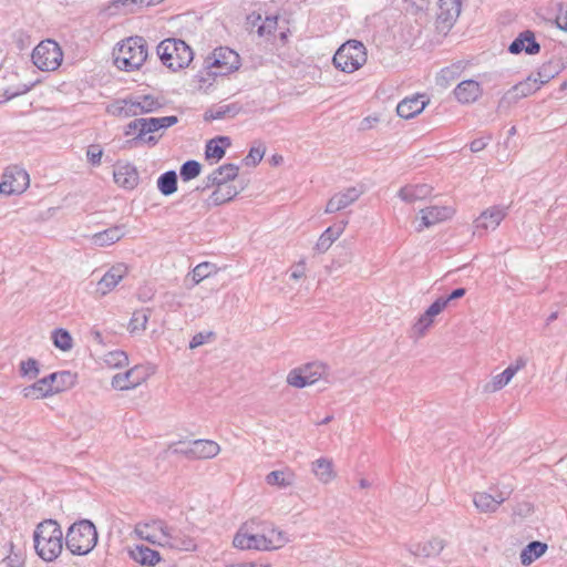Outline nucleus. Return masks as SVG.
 I'll return each instance as SVG.
<instances>
[{"instance_id": "35", "label": "nucleus", "mask_w": 567, "mask_h": 567, "mask_svg": "<svg viewBox=\"0 0 567 567\" xmlns=\"http://www.w3.org/2000/svg\"><path fill=\"white\" fill-rule=\"evenodd\" d=\"M260 533L262 536H265L266 540H271V543L277 542L276 544H269L270 546L268 550L279 549L289 542L287 534L284 530L276 528L271 524L266 525Z\"/></svg>"}, {"instance_id": "5", "label": "nucleus", "mask_w": 567, "mask_h": 567, "mask_svg": "<svg viewBox=\"0 0 567 567\" xmlns=\"http://www.w3.org/2000/svg\"><path fill=\"white\" fill-rule=\"evenodd\" d=\"M157 54L168 69L177 71L188 66L193 60V50L181 39H165L157 45Z\"/></svg>"}, {"instance_id": "53", "label": "nucleus", "mask_w": 567, "mask_h": 567, "mask_svg": "<svg viewBox=\"0 0 567 567\" xmlns=\"http://www.w3.org/2000/svg\"><path fill=\"white\" fill-rule=\"evenodd\" d=\"M509 383V380L504 377V373H498L492 378L489 382L484 385V392L494 393Z\"/></svg>"}, {"instance_id": "61", "label": "nucleus", "mask_w": 567, "mask_h": 567, "mask_svg": "<svg viewBox=\"0 0 567 567\" xmlns=\"http://www.w3.org/2000/svg\"><path fill=\"white\" fill-rule=\"evenodd\" d=\"M556 24L563 30L567 31V4H559L556 16Z\"/></svg>"}, {"instance_id": "42", "label": "nucleus", "mask_w": 567, "mask_h": 567, "mask_svg": "<svg viewBox=\"0 0 567 567\" xmlns=\"http://www.w3.org/2000/svg\"><path fill=\"white\" fill-rule=\"evenodd\" d=\"M300 368L306 374V379L309 380L311 384L316 383L327 374V365L322 362H310L301 365Z\"/></svg>"}, {"instance_id": "57", "label": "nucleus", "mask_w": 567, "mask_h": 567, "mask_svg": "<svg viewBox=\"0 0 567 567\" xmlns=\"http://www.w3.org/2000/svg\"><path fill=\"white\" fill-rule=\"evenodd\" d=\"M278 21L277 17H267L261 25L258 27V34L259 35H267L271 34L276 28H277Z\"/></svg>"}, {"instance_id": "50", "label": "nucleus", "mask_w": 567, "mask_h": 567, "mask_svg": "<svg viewBox=\"0 0 567 567\" xmlns=\"http://www.w3.org/2000/svg\"><path fill=\"white\" fill-rule=\"evenodd\" d=\"M141 114L152 113L162 107V103L152 95L137 97Z\"/></svg>"}, {"instance_id": "3", "label": "nucleus", "mask_w": 567, "mask_h": 567, "mask_svg": "<svg viewBox=\"0 0 567 567\" xmlns=\"http://www.w3.org/2000/svg\"><path fill=\"white\" fill-rule=\"evenodd\" d=\"M75 383V374L70 371L51 373L22 390L27 399L39 400L62 392Z\"/></svg>"}, {"instance_id": "31", "label": "nucleus", "mask_w": 567, "mask_h": 567, "mask_svg": "<svg viewBox=\"0 0 567 567\" xmlns=\"http://www.w3.org/2000/svg\"><path fill=\"white\" fill-rule=\"evenodd\" d=\"M230 138L228 136H217L207 142L205 148V156L207 159H221L226 151L225 148L230 146Z\"/></svg>"}, {"instance_id": "33", "label": "nucleus", "mask_w": 567, "mask_h": 567, "mask_svg": "<svg viewBox=\"0 0 567 567\" xmlns=\"http://www.w3.org/2000/svg\"><path fill=\"white\" fill-rule=\"evenodd\" d=\"M167 538L168 542L165 543V546H168L171 548L185 551H193L197 547V544L194 538L182 533H173L171 528L168 529Z\"/></svg>"}, {"instance_id": "63", "label": "nucleus", "mask_w": 567, "mask_h": 567, "mask_svg": "<svg viewBox=\"0 0 567 567\" xmlns=\"http://www.w3.org/2000/svg\"><path fill=\"white\" fill-rule=\"evenodd\" d=\"M32 86H33V84H21L16 90L7 89L4 94H6L7 99L10 100V99H13L16 96H19L21 94L29 92Z\"/></svg>"}, {"instance_id": "28", "label": "nucleus", "mask_w": 567, "mask_h": 567, "mask_svg": "<svg viewBox=\"0 0 567 567\" xmlns=\"http://www.w3.org/2000/svg\"><path fill=\"white\" fill-rule=\"evenodd\" d=\"M422 227H431L440 221L446 220L452 216L453 210L445 206H431L421 209Z\"/></svg>"}, {"instance_id": "52", "label": "nucleus", "mask_w": 567, "mask_h": 567, "mask_svg": "<svg viewBox=\"0 0 567 567\" xmlns=\"http://www.w3.org/2000/svg\"><path fill=\"white\" fill-rule=\"evenodd\" d=\"M434 318L431 316H427V312L424 311L423 315L420 316L417 321L413 324V333L417 338H422L426 331L430 329V327L433 324Z\"/></svg>"}, {"instance_id": "46", "label": "nucleus", "mask_w": 567, "mask_h": 567, "mask_svg": "<svg viewBox=\"0 0 567 567\" xmlns=\"http://www.w3.org/2000/svg\"><path fill=\"white\" fill-rule=\"evenodd\" d=\"M202 165L199 162L189 159L186 161L179 169V175L183 181L187 182L194 179L200 174Z\"/></svg>"}, {"instance_id": "39", "label": "nucleus", "mask_w": 567, "mask_h": 567, "mask_svg": "<svg viewBox=\"0 0 567 567\" xmlns=\"http://www.w3.org/2000/svg\"><path fill=\"white\" fill-rule=\"evenodd\" d=\"M560 72V65L558 62L548 61L544 63L537 71V74L534 75V79L538 83L539 86L548 83L551 79H554Z\"/></svg>"}, {"instance_id": "26", "label": "nucleus", "mask_w": 567, "mask_h": 567, "mask_svg": "<svg viewBox=\"0 0 567 567\" xmlns=\"http://www.w3.org/2000/svg\"><path fill=\"white\" fill-rule=\"evenodd\" d=\"M140 368L134 367L125 373H117L112 378V386L116 390H130L140 385L144 380V375H137Z\"/></svg>"}, {"instance_id": "25", "label": "nucleus", "mask_w": 567, "mask_h": 567, "mask_svg": "<svg viewBox=\"0 0 567 567\" xmlns=\"http://www.w3.org/2000/svg\"><path fill=\"white\" fill-rule=\"evenodd\" d=\"M220 452V446L213 440H194L192 441V450L188 452L193 458L205 460L213 458Z\"/></svg>"}, {"instance_id": "21", "label": "nucleus", "mask_w": 567, "mask_h": 567, "mask_svg": "<svg viewBox=\"0 0 567 567\" xmlns=\"http://www.w3.org/2000/svg\"><path fill=\"white\" fill-rule=\"evenodd\" d=\"M114 182L126 189H134L138 184V172L133 164L117 165L113 173Z\"/></svg>"}, {"instance_id": "40", "label": "nucleus", "mask_w": 567, "mask_h": 567, "mask_svg": "<svg viewBox=\"0 0 567 567\" xmlns=\"http://www.w3.org/2000/svg\"><path fill=\"white\" fill-rule=\"evenodd\" d=\"M157 188L164 196H169L177 190V174L175 171L163 173L157 179Z\"/></svg>"}, {"instance_id": "29", "label": "nucleus", "mask_w": 567, "mask_h": 567, "mask_svg": "<svg viewBox=\"0 0 567 567\" xmlns=\"http://www.w3.org/2000/svg\"><path fill=\"white\" fill-rule=\"evenodd\" d=\"M130 557L140 565L147 567H153L161 561L159 553L144 545H137L130 549Z\"/></svg>"}, {"instance_id": "23", "label": "nucleus", "mask_w": 567, "mask_h": 567, "mask_svg": "<svg viewBox=\"0 0 567 567\" xmlns=\"http://www.w3.org/2000/svg\"><path fill=\"white\" fill-rule=\"evenodd\" d=\"M454 95L460 103H473L482 95L481 84L474 80L462 81L454 89Z\"/></svg>"}, {"instance_id": "56", "label": "nucleus", "mask_w": 567, "mask_h": 567, "mask_svg": "<svg viewBox=\"0 0 567 567\" xmlns=\"http://www.w3.org/2000/svg\"><path fill=\"white\" fill-rule=\"evenodd\" d=\"M102 155L103 151L100 145L92 144L87 147L86 157L89 163H91L93 166H99L101 164Z\"/></svg>"}, {"instance_id": "18", "label": "nucleus", "mask_w": 567, "mask_h": 567, "mask_svg": "<svg viewBox=\"0 0 567 567\" xmlns=\"http://www.w3.org/2000/svg\"><path fill=\"white\" fill-rule=\"evenodd\" d=\"M508 51L512 54H518L524 51L529 55H534L540 51V45L536 41L534 32L525 30L509 44Z\"/></svg>"}, {"instance_id": "4", "label": "nucleus", "mask_w": 567, "mask_h": 567, "mask_svg": "<svg viewBox=\"0 0 567 567\" xmlns=\"http://www.w3.org/2000/svg\"><path fill=\"white\" fill-rule=\"evenodd\" d=\"M146 58L147 48L144 38L131 37L120 44L114 63L120 70L133 71L140 69Z\"/></svg>"}, {"instance_id": "30", "label": "nucleus", "mask_w": 567, "mask_h": 567, "mask_svg": "<svg viewBox=\"0 0 567 567\" xmlns=\"http://www.w3.org/2000/svg\"><path fill=\"white\" fill-rule=\"evenodd\" d=\"M433 188L427 184L406 185L402 187L398 196L406 203H414L427 198Z\"/></svg>"}, {"instance_id": "48", "label": "nucleus", "mask_w": 567, "mask_h": 567, "mask_svg": "<svg viewBox=\"0 0 567 567\" xmlns=\"http://www.w3.org/2000/svg\"><path fill=\"white\" fill-rule=\"evenodd\" d=\"M287 383L293 388L302 389L307 385H311L310 381L306 379V374L302 369L295 368L287 375Z\"/></svg>"}, {"instance_id": "7", "label": "nucleus", "mask_w": 567, "mask_h": 567, "mask_svg": "<svg viewBox=\"0 0 567 567\" xmlns=\"http://www.w3.org/2000/svg\"><path fill=\"white\" fill-rule=\"evenodd\" d=\"M63 59L60 45L53 40L41 41L32 52V62L41 71L56 70Z\"/></svg>"}, {"instance_id": "58", "label": "nucleus", "mask_w": 567, "mask_h": 567, "mask_svg": "<svg viewBox=\"0 0 567 567\" xmlns=\"http://www.w3.org/2000/svg\"><path fill=\"white\" fill-rule=\"evenodd\" d=\"M233 544L239 549H250L249 546H251V544L249 543V533L243 532V528H240L236 533Z\"/></svg>"}, {"instance_id": "20", "label": "nucleus", "mask_w": 567, "mask_h": 567, "mask_svg": "<svg viewBox=\"0 0 567 567\" xmlns=\"http://www.w3.org/2000/svg\"><path fill=\"white\" fill-rule=\"evenodd\" d=\"M444 547L445 543L443 539L439 537H433L424 543L410 545L408 547V550L413 556L430 558L439 556L444 549Z\"/></svg>"}, {"instance_id": "47", "label": "nucleus", "mask_w": 567, "mask_h": 567, "mask_svg": "<svg viewBox=\"0 0 567 567\" xmlns=\"http://www.w3.org/2000/svg\"><path fill=\"white\" fill-rule=\"evenodd\" d=\"M266 152V146L262 142H257L256 145L251 146L248 155L244 158V163L247 166H255L261 162Z\"/></svg>"}, {"instance_id": "14", "label": "nucleus", "mask_w": 567, "mask_h": 567, "mask_svg": "<svg viewBox=\"0 0 567 567\" xmlns=\"http://www.w3.org/2000/svg\"><path fill=\"white\" fill-rule=\"evenodd\" d=\"M506 215V207L493 206L485 209L474 221L475 233H477L478 236H482L483 233L495 230Z\"/></svg>"}, {"instance_id": "32", "label": "nucleus", "mask_w": 567, "mask_h": 567, "mask_svg": "<svg viewBox=\"0 0 567 567\" xmlns=\"http://www.w3.org/2000/svg\"><path fill=\"white\" fill-rule=\"evenodd\" d=\"M312 472L323 484L330 483L336 477L333 462L326 457H320L312 463Z\"/></svg>"}, {"instance_id": "34", "label": "nucleus", "mask_w": 567, "mask_h": 567, "mask_svg": "<svg viewBox=\"0 0 567 567\" xmlns=\"http://www.w3.org/2000/svg\"><path fill=\"white\" fill-rule=\"evenodd\" d=\"M240 110L241 106L238 103L218 105L207 110L204 114V120L209 122L215 120H223L226 117H234L240 112Z\"/></svg>"}, {"instance_id": "62", "label": "nucleus", "mask_w": 567, "mask_h": 567, "mask_svg": "<svg viewBox=\"0 0 567 567\" xmlns=\"http://www.w3.org/2000/svg\"><path fill=\"white\" fill-rule=\"evenodd\" d=\"M212 337H214V333L212 331H209L207 333H204V332L196 333L189 342V349H196V348L203 346Z\"/></svg>"}, {"instance_id": "22", "label": "nucleus", "mask_w": 567, "mask_h": 567, "mask_svg": "<svg viewBox=\"0 0 567 567\" xmlns=\"http://www.w3.org/2000/svg\"><path fill=\"white\" fill-rule=\"evenodd\" d=\"M505 501L506 496L503 493L491 495L485 492H476L473 495V503L481 513H495Z\"/></svg>"}, {"instance_id": "2", "label": "nucleus", "mask_w": 567, "mask_h": 567, "mask_svg": "<svg viewBox=\"0 0 567 567\" xmlns=\"http://www.w3.org/2000/svg\"><path fill=\"white\" fill-rule=\"evenodd\" d=\"M99 539L95 525L90 519L73 523L65 535L66 548L73 555H86L93 550Z\"/></svg>"}, {"instance_id": "13", "label": "nucleus", "mask_w": 567, "mask_h": 567, "mask_svg": "<svg viewBox=\"0 0 567 567\" xmlns=\"http://www.w3.org/2000/svg\"><path fill=\"white\" fill-rule=\"evenodd\" d=\"M132 134H135V136L128 141V143L133 145L143 143L150 146H155L163 135L162 133L158 135H148L147 117L135 118L125 126L124 135L130 136Z\"/></svg>"}, {"instance_id": "55", "label": "nucleus", "mask_w": 567, "mask_h": 567, "mask_svg": "<svg viewBox=\"0 0 567 567\" xmlns=\"http://www.w3.org/2000/svg\"><path fill=\"white\" fill-rule=\"evenodd\" d=\"M214 268V265L209 262H202L197 265L193 269V280L195 284H199L205 278L209 277L212 275V270Z\"/></svg>"}, {"instance_id": "49", "label": "nucleus", "mask_w": 567, "mask_h": 567, "mask_svg": "<svg viewBox=\"0 0 567 567\" xmlns=\"http://www.w3.org/2000/svg\"><path fill=\"white\" fill-rule=\"evenodd\" d=\"M104 361L110 368H122L127 365L128 357L126 352L122 350H115L105 354Z\"/></svg>"}, {"instance_id": "8", "label": "nucleus", "mask_w": 567, "mask_h": 567, "mask_svg": "<svg viewBox=\"0 0 567 567\" xmlns=\"http://www.w3.org/2000/svg\"><path fill=\"white\" fill-rule=\"evenodd\" d=\"M209 60H212L209 66L214 69L212 74L215 76L227 75L238 70L240 66L238 53L227 47L215 49Z\"/></svg>"}, {"instance_id": "16", "label": "nucleus", "mask_w": 567, "mask_h": 567, "mask_svg": "<svg viewBox=\"0 0 567 567\" xmlns=\"http://www.w3.org/2000/svg\"><path fill=\"white\" fill-rule=\"evenodd\" d=\"M430 103L426 94H416L405 97L396 106V113L400 117L409 120L419 115Z\"/></svg>"}, {"instance_id": "9", "label": "nucleus", "mask_w": 567, "mask_h": 567, "mask_svg": "<svg viewBox=\"0 0 567 567\" xmlns=\"http://www.w3.org/2000/svg\"><path fill=\"white\" fill-rule=\"evenodd\" d=\"M169 527L162 519H153L151 522L138 523L135 525L134 533L143 540L151 544L165 546L167 543V533Z\"/></svg>"}, {"instance_id": "51", "label": "nucleus", "mask_w": 567, "mask_h": 567, "mask_svg": "<svg viewBox=\"0 0 567 567\" xmlns=\"http://www.w3.org/2000/svg\"><path fill=\"white\" fill-rule=\"evenodd\" d=\"M40 373L39 363L35 359L29 358L20 363V374L30 380L35 379Z\"/></svg>"}, {"instance_id": "11", "label": "nucleus", "mask_w": 567, "mask_h": 567, "mask_svg": "<svg viewBox=\"0 0 567 567\" xmlns=\"http://www.w3.org/2000/svg\"><path fill=\"white\" fill-rule=\"evenodd\" d=\"M539 89L540 86L534 79V75H529L526 80L517 83L503 95L498 102V110L511 107V105L517 103L520 99L535 93Z\"/></svg>"}, {"instance_id": "1", "label": "nucleus", "mask_w": 567, "mask_h": 567, "mask_svg": "<svg viewBox=\"0 0 567 567\" xmlns=\"http://www.w3.org/2000/svg\"><path fill=\"white\" fill-rule=\"evenodd\" d=\"M34 549L44 561L55 560L63 549V533L54 519L39 523L33 533Z\"/></svg>"}, {"instance_id": "45", "label": "nucleus", "mask_w": 567, "mask_h": 567, "mask_svg": "<svg viewBox=\"0 0 567 567\" xmlns=\"http://www.w3.org/2000/svg\"><path fill=\"white\" fill-rule=\"evenodd\" d=\"M53 344L62 351H68L72 348V337L65 329L59 328L52 332Z\"/></svg>"}, {"instance_id": "17", "label": "nucleus", "mask_w": 567, "mask_h": 567, "mask_svg": "<svg viewBox=\"0 0 567 567\" xmlns=\"http://www.w3.org/2000/svg\"><path fill=\"white\" fill-rule=\"evenodd\" d=\"M127 275V267L124 264H116L112 266L104 276L100 279L96 286V292L102 296L112 291L118 282Z\"/></svg>"}, {"instance_id": "41", "label": "nucleus", "mask_w": 567, "mask_h": 567, "mask_svg": "<svg viewBox=\"0 0 567 567\" xmlns=\"http://www.w3.org/2000/svg\"><path fill=\"white\" fill-rule=\"evenodd\" d=\"M151 315L150 308H143L133 312L128 323L131 333H141L145 331Z\"/></svg>"}, {"instance_id": "12", "label": "nucleus", "mask_w": 567, "mask_h": 567, "mask_svg": "<svg viewBox=\"0 0 567 567\" xmlns=\"http://www.w3.org/2000/svg\"><path fill=\"white\" fill-rule=\"evenodd\" d=\"M461 13L460 0H439L436 29L446 34Z\"/></svg>"}, {"instance_id": "54", "label": "nucleus", "mask_w": 567, "mask_h": 567, "mask_svg": "<svg viewBox=\"0 0 567 567\" xmlns=\"http://www.w3.org/2000/svg\"><path fill=\"white\" fill-rule=\"evenodd\" d=\"M249 543L251 546H249L250 549L256 550H268L269 544H271V540H266L265 536L261 535L260 532L258 533H249ZM277 542H272V544H276Z\"/></svg>"}, {"instance_id": "19", "label": "nucleus", "mask_w": 567, "mask_h": 567, "mask_svg": "<svg viewBox=\"0 0 567 567\" xmlns=\"http://www.w3.org/2000/svg\"><path fill=\"white\" fill-rule=\"evenodd\" d=\"M125 225H115L90 237L94 247H107L120 241L126 234Z\"/></svg>"}, {"instance_id": "24", "label": "nucleus", "mask_w": 567, "mask_h": 567, "mask_svg": "<svg viewBox=\"0 0 567 567\" xmlns=\"http://www.w3.org/2000/svg\"><path fill=\"white\" fill-rule=\"evenodd\" d=\"M138 109V100L130 97L115 100L107 106L106 111L113 116L133 117L141 115Z\"/></svg>"}, {"instance_id": "60", "label": "nucleus", "mask_w": 567, "mask_h": 567, "mask_svg": "<svg viewBox=\"0 0 567 567\" xmlns=\"http://www.w3.org/2000/svg\"><path fill=\"white\" fill-rule=\"evenodd\" d=\"M534 512V506L532 503L529 502H522V503H518L514 508H513V515L515 516H519V517H527L529 516L532 513Z\"/></svg>"}, {"instance_id": "38", "label": "nucleus", "mask_w": 567, "mask_h": 567, "mask_svg": "<svg viewBox=\"0 0 567 567\" xmlns=\"http://www.w3.org/2000/svg\"><path fill=\"white\" fill-rule=\"evenodd\" d=\"M177 123L178 117L175 115L163 117H147L148 135H157L156 133L165 131Z\"/></svg>"}, {"instance_id": "64", "label": "nucleus", "mask_w": 567, "mask_h": 567, "mask_svg": "<svg viewBox=\"0 0 567 567\" xmlns=\"http://www.w3.org/2000/svg\"><path fill=\"white\" fill-rule=\"evenodd\" d=\"M487 145V142L484 138H475L470 144V150L473 153H477L483 151Z\"/></svg>"}, {"instance_id": "44", "label": "nucleus", "mask_w": 567, "mask_h": 567, "mask_svg": "<svg viewBox=\"0 0 567 567\" xmlns=\"http://www.w3.org/2000/svg\"><path fill=\"white\" fill-rule=\"evenodd\" d=\"M239 167L235 164H224L216 168L213 173L215 174L219 185H228L229 181H234L238 176Z\"/></svg>"}, {"instance_id": "59", "label": "nucleus", "mask_w": 567, "mask_h": 567, "mask_svg": "<svg viewBox=\"0 0 567 567\" xmlns=\"http://www.w3.org/2000/svg\"><path fill=\"white\" fill-rule=\"evenodd\" d=\"M447 306L449 305L446 303V300H444V297H439L425 311L427 312V316L435 318Z\"/></svg>"}, {"instance_id": "27", "label": "nucleus", "mask_w": 567, "mask_h": 567, "mask_svg": "<svg viewBox=\"0 0 567 567\" xmlns=\"http://www.w3.org/2000/svg\"><path fill=\"white\" fill-rule=\"evenodd\" d=\"M348 221L343 220L338 225L328 227L319 237L315 250L319 254L326 252L331 245L342 235Z\"/></svg>"}, {"instance_id": "36", "label": "nucleus", "mask_w": 567, "mask_h": 567, "mask_svg": "<svg viewBox=\"0 0 567 567\" xmlns=\"http://www.w3.org/2000/svg\"><path fill=\"white\" fill-rule=\"evenodd\" d=\"M547 550L545 543L534 540L530 542L520 553V563L525 566L530 565Z\"/></svg>"}, {"instance_id": "6", "label": "nucleus", "mask_w": 567, "mask_h": 567, "mask_svg": "<svg viewBox=\"0 0 567 567\" xmlns=\"http://www.w3.org/2000/svg\"><path fill=\"white\" fill-rule=\"evenodd\" d=\"M367 62V50L362 42L349 40L341 44L332 58L333 65L346 73H353Z\"/></svg>"}, {"instance_id": "10", "label": "nucleus", "mask_w": 567, "mask_h": 567, "mask_svg": "<svg viewBox=\"0 0 567 567\" xmlns=\"http://www.w3.org/2000/svg\"><path fill=\"white\" fill-rule=\"evenodd\" d=\"M29 182L27 171L18 166L9 167L3 173V179L0 183V194H20L27 189Z\"/></svg>"}, {"instance_id": "15", "label": "nucleus", "mask_w": 567, "mask_h": 567, "mask_svg": "<svg viewBox=\"0 0 567 567\" xmlns=\"http://www.w3.org/2000/svg\"><path fill=\"white\" fill-rule=\"evenodd\" d=\"M362 193L363 192L357 187H348L344 190L334 194L328 200L324 213L333 214L349 207L360 198Z\"/></svg>"}, {"instance_id": "43", "label": "nucleus", "mask_w": 567, "mask_h": 567, "mask_svg": "<svg viewBox=\"0 0 567 567\" xmlns=\"http://www.w3.org/2000/svg\"><path fill=\"white\" fill-rule=\"evenodd\" d=\"M266 483L271 486L288 487L293 482L291 472L272 471L266 475Z\"/></svg>"}, {"instance_id": "37", "label": "nucleus", "mask_w": 567, "mask_h": 567, "mask_svg": "<svg viewBox=\"0 0 567 567\" xmlns=\"http://www.w3.org/2000/svg\"><path fill=\"white\" fill-rule=\"evenodd\" d=\"M237 194L238 190L235 186L218 185L217 188L210 195L209 202L214 206H219L231 200Z\"/></svg>"}]
</instances>
